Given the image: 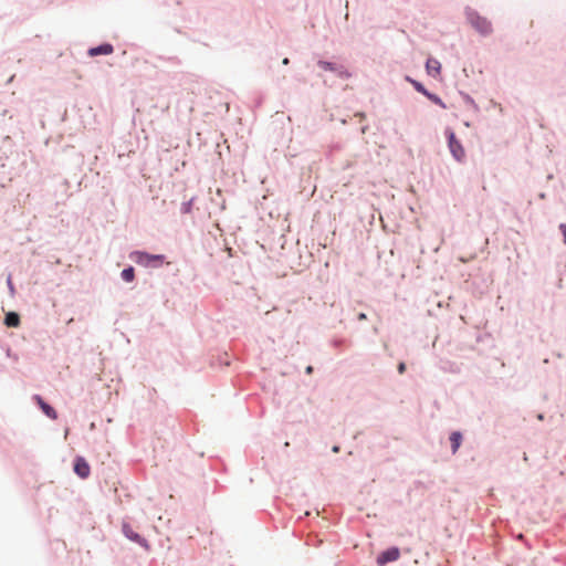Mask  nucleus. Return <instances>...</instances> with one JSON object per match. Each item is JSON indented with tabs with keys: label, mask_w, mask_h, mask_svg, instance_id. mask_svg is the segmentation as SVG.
I'll use <instances>...</instances> for the list:
<instances>
[{
	"label": "nucleus",
	"mask_w": 566,
	"mask_h": 566,
	"mask_svg": "<svg viewBox=\"0 0 566 566\" xmlns=\"http://www.w3.org/2000/svg\"><path fill=\"white\" fill-rule=\"evenodd\" d=\"M318 65L325 70V71H333V72H336L338 71V67L336 64L334 63H331V62H326V61H319L318 62Z\"/></svg>",
	"instance_id": "13"
},
{
	"label": "nucleus",
	"mask_w": 566,
	"mask_h": 566,
	"mask_svg": "<svg viewBox=\"0 0 566 566\" xmlns=\"http://www.w3.org/2000/svg\"><path fill=\"white\" fill-rule=\"evenodd\" d=\"M122 279L126 282H132L135 279V271L134 268L129 266L127 269H124L122 271Z\"/></svg>",
	"instance_id": "12"
},
{
	"label": "nucleus",
	"mask_w": 566,
	"mask_h": 566,
	"mask_svg": "<svg viewBox=\"0 0 566 566\" xmlns=\"http://www.w3.org/2000/svg\"><path fill=\"white\" fill-rule=\"evenodd\" d=\"M397 369L399 374H403L406 371V364L399 363Z\"/></svg>",
	"instance_id": "16"
},
{
	"label": "nucleus",
	"mask_w": 566,
	"mask_h": 566,
	"mask_svg": "<svg viewBox=\"0 0 566 566\" xmlns=\"http://www.w3.org/2000/svg\"><path fill=\"white\" fill-rule=\"evenodd\" d=\"M559 229L560 231L563 232V235H564V243L566 244V224L565 223H562L559 226Z\"/></svg>",
	"instance_id": "17"
},
{
	"label": "nucleus",
	"mask_w": 566,
	"mask_h": 566,
	"mask_svg": "<svg viewBox=\"0 0 566 566\" xmlns=\"http://www.w3.org/2000/svg\"><path fill=\"white\" fill-rule=\"evenodd\" d=\"M289 62H290V61H289V59H287V57H285V59L283 60V64H284V65H287V64H289Z\"/></svg>",
	"instance_id": "20"
},
{
	"label": "nucleus",
	"mask_w": 566,
	"mask_h": 566,
	"mask_svg": "<svg viewBox=\"0 0 566 566\" xmlns=\"http://www.w3.org/2000/svg\"><path fill=\"white\" fill-rule=\"evenodd\" d=\"M33 399L36 401V403L39 405V407L41 408V410L51 419L55 420L57 418V413L56 411L50 406L48 405L41 396L39 395H35L33 397Z\"/></svg>",
	"instance_id": "7"
},
{
	"label": "nucleus",
	"mask_w": 566,
	"mask_h": 566,
	"mask_svg": "<svg viewBox=\"0 0 566 566\" xmlns=\"http://www.w3.org/2000/svg\"><path fill=\"white\" fill-rule=\"evenodd\" d=\"M123 532L127 538L138 543L140 546L148 548L147 541L136 533L128 524L123 525Z\"/></svg>",
	"instance_id": "5"
},
{
	"label": "nucleus",
	"mask_w": 566,
	"mask_h": 566,
	"mask_svg": "<svg viewBox=\"0 0 566 566\" xmlns=\"http://www.w3.org/2000/svg\"><path fill=\"white\" fill-rule=\"evenodd\" d=\"M366 318H367V316H366V314H365V313H360V314L358 315V319H359V321H365Z\"/></svg>",
	"instance_id": "18"
},
{
	"label": "nucleus",
	"mask_w": 566,
	"mask_h": 566,
	"mask_svg": "<svg viewBox=\"0 0 566 566\" xmlns=\"http://www.w3.org/2000/svg\"><path fill=\"white\" fill-rule=\"evenodd\" d=\"M451 447H452V453H457L458 449L461 446L462 442V434L458 431H454L450 436Z\"/></svg>",
	"instance_id": "11"
},
{
	"label": "nucleus",
	"mask_w": 566,
	"mask_h": 566,
	"mask_svg": "<svg viewBox=\"0 0 566 566\" xmlns=\"http://www.w3.org/2000/svg\"><path fill=\"white\" fill-rule=\"evenodd\" d=\"M305 371H306L307 375H311L313 373V367L312 366H307Z\"/></svg>",
	"instance_id": "19"
},
{
	"label": "nucleus",
	"mask_w": 566,
	"mask_h": 566,
	"mask_svg": "<svg viewBox=\"0 0 566 566\" xmlns=\"http://www.w3.org/2000/svg\"><path fill=\"white\" fill-rule=\"evenodd\" d=\"M130 259L142 266H158L165 256L163 254H149L143 251H135L130 254Z\"/></svg>",
	"instance_id": "2"
},
{
	"label": "nucleus",
	"mask_w": 566,
	"mask_h": 566,
	"mask_svg": "<svg viewBox=\"0 0 566 566\" xmlns=\"http://www.w3.org/2000/svg\"><path fill=\"white\" fill-rule=\"evenodd\" d=\"M412 84H413L415 88H416L418 92L422 93L423 95H426V94L428 93V91H427V90L423 87V85H422V84H420L419 82L413 81V82H412Z\"/></svg>",
	"instance_id": "15"
},
{
	"label": "nucleus",
	"mask_w": 566,
	"mask_h": 566,
	"mask_svg": "<svg viewBox=\"0 0 566 566\" xmlns=\"http://www.w3.org/2000/svg\"><path fill=\"white\" fill-rule=\"evenodd\" d=\"M426 69L429 75L436 77L440 74L441 64L438 60L430 57L427 60Z\"/></svg>",
	"instance_id": "9"
},
{
	"label": "nucleus",
	"mask_w": 566,
	"mask_h": 566,
	"mask_svg": "<svg viewBox=\"0 0 566 566\" xmlns=\"http://www.w3.org/2000/svg\"><path fill=\"white\" fill-rule=\"evenodd\" d=\"M74 471L80 478L85 479L90 475L91 469L85 459L78 457L75 460Z\"/></svg>",
	"instance_id": "6"
},
{
	"label": "nucleus",
	"mask_w": 566,
	"mask_h": 566,
	"mask_svg": "<svg viewBox=\"0 0 566 566\" xmlns=\"http://www.w3.org/2000/svg\"><path fill=\"white\" fill-rule=\"evenodd\" d=\"M426 96L428 98H430L433 103L440 105L441 107L446 108V104L442 102V99L440 97H438L437 95H433L431 93H427Z\"/></svg>",
	"instance_id": "14"
},
{
	"label": "nucleus",
	"mask_w": 566,
	"mask_h": 566,
	"mask_svg": "<svg viewBox=\"0 0 566 566\" xmlns=\"http://www.w3.org/2000/svg\"><path fill=\"white\" fill-rule=\"evenodd\" d=\"M114 52V48L112 44H108V43H105V44H102V45H98V46H95V48H91L88 50V55L90 56H96V55H108V54H112Z\"/></svg>",
	"instance_id": "8"
},
{
	"label": "nucleus",
	"mask_w": 566,
	"mask_h": 566,
	"mask_svg": "<svg viewBox=\"0 0 566 566\" xmlns=\"http://www.w3.org/2000/svg\"><path fill=\"white\" fill-rule=\"evenodd\" d=\"M467 18L472 28H474L482 35H488L492 32V23L485 17L480 15L474 10L467 11Z\"/></svg>",
	"instance_id": "1"
},
{
	"label": "nucleus",
	"mask_w": 566,
	"mask_h": 566,
	"mask_svg": "<svg viewBox=\"0 0 566 566\" xmlns=\"http://www.w3.org/2000/svg\"><path fill=\"white\" fill-rule=\"evenodd\" d=\"M4 324L8 327H18L20 325V317L17 313L10 312L6 315Z\"/></svg>",
	"instance_id": "10"
},
{
	"label": "nucleus",
	"mask_w": 566,
	"mask_h": 566,
	"mask_svg": "<svg viewBox=\"0 0 566 566\" xmlns=\"http://www.w3.org/2000/svg\"><path fill=\"white\" fill-rule=\"evenodd\" d=\"M400 557V551L397 547L388 548L377 556V564L385 566L387 563L395 562Z\"/></svg>",
	"instance_id": "4"
},
{
	"label": "nucleus",
	"mask_w": 566,
	"mask_h": 566,
	"mask_svg": "<svg viewBox=\"0 0 566 566\" xmlns=\"http://www.w3.org/2000/svg\"><path fill=\"white\" fill-rule=\"evenodd\" d=\"M447 137L450 153L455 160L462 161L465 158V150L462 144L457 139L455 134L450 129L447 130Z\"/></svg>",
	"instance_id": "3"
}]
</instances>
